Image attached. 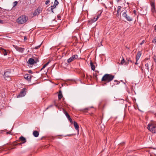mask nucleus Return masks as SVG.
Returning a JSON list of instances; mask_svg holds the SVG:
<instances>
[{"instance_id":"nucleus-55","label":"nucleus","mask_w":156,"mask_h":156,"mask_svg":"<svg viewBox=\"0 0 156 156\" xmlns=\"http://www.w3.org/2000/svg\"><path fill=\"white\" fill-rule=\"evenodd\" d=\"M1 113V111H0V113Z\"/></svg>"},{"instance_id":"nucleus-44","label":"nucleus","mask_w":156,"mask_h":156,"mask_svg":"<svg viewBox=\"0 0 156 156\" xmlns=\"http://www.w3.org/2000/svg\"><path fill=\"white\" fill-rule=\"evenodd\" d=\"M154 30L156 31V25L154 26Z\"/></svg>"},{"instance_id":"nucleus-11","label":"nucleus","mask_w":156,"mask_h":156,"mask_svg":"<svg viewBox=\"0 0 156 156\" xmlns=\"http://www.w3.org/2000/svg\"><path fill=\"white\" fill-rule=\"evenodd\" d=\"M127 10L125 9L122 11L121 13L122 14V16L123 17L125 18L127 16Z\"/></svg>"},{"instance_id":"nucleus-39","label":"nucleus","mask_w":156,"mask_h":156,"mask_svg":"<svg viewBox=\"0 0 156 156\" xmlns=\"http://www.w3.org/2000/svg\"><path fill=\"white\" fill-rule=\"evenodd\" d=\"M99 17H100V15H98V16H97V18H96V19L95 20H94L96 21L98 19V18Z\"/></svg>"},{"instance_id":"nucleus-32","label":"nucleus","mask_w":156,"mask_h":156,"mask_svg":"<svg viewBox=\"0 0 156 156\" xmlns=\"http://www.w3.org/2000/svg\"><path fill=\"white\" fill-rule=\"evenodd\" d=\"M54 3L57 5L58 4L59 2L57 0H55V2Z\"/></svg>"},{"instance_id":"nucleus-29","label":"nucleus","mask_w":156,"mask_h":156,"mask_svg":"<svg viewBox=\"0 0 156 156\" xmlns=\"http://www.w3.org/2000/svg\"><path fill=\"white\" fill-rule=\"evenodd\" d=\"M17 3H18V2L17 1H15V2H13V7H15V6H16L17 4Z\"/></svg>"},{"instance_id":"nucleus-19","label":"nucleus","mask_w":156,"mask_h":156,"mask_svg":"<svg viewBox=\"0 0 156 156\" xmlns=\"http://www.w3.org/2000/svg\"><path fill=\"white\" fill-rule=\"evenodd\" d=\"M90 66L91 67V69L94 71L95 69V66L93 65V63L91 61H90Z\"/></svg>"},{"instance_id":"nucleus-37","label":"nucleus","mask_w":156,"mask_h":156,"mask_svg":"<svg viewBox=\"0 0 156 156\" xmlns=\"http://www.w3.org/2000/svg\"><path fill=\"white\" fill-rule=\"evenodd\" d=\"M153 59H154L155 62L156 63V56L154 55L153 56Z\"/></svg>"},{"instance_id":"nucleus-30","label":"nucleus","mask_w":156,"mask_h":156,"mask_svg":"<svg viewBox=\"0 0 156 156\" xmlns=\"http://www.w3.org/2000/svg\"><path fill=\"white\" fill-rule=\"evenodd\" d=\"M152 42L154 43L155 44H156V37H155L154 39L152 40Z\"/></svg>"},{"instance_id":"nucleus-26","label":"nucleus","mask_w":156,"mask_h":156,"mask_svg":"<svg viewBox=\"0 0 156 156\" xmlns=\"http://www.w3.org/2000/svg\"><path fill=\"white\" fill-rule=\"evenodd\" d=\"M122 7L121 6H119L118 7L117 10V13H119L121 10V8Z\"/></svg>"},{"instance_id":"nucleus-50","label":"nucleus","mask_w":156,"mask_h":156,"mask_svg":"<svg viewBox=\"0 0 156 156\" xmlns=\"http://www.w3.org/2000/svg\"><path fill=\"white\" fill-rule=\"evenodd\" d=\"M60 93H61V90H60V91H59V94H60Z\"/></svg>"},{"instance_id":"nucleus-25","label":"nucleus","mask_w":156,"mask_h":156,"mask_svg":"<svg viewBox=\"0 0 156 156\" xmlns=\"http://www.w3.org/2000/svg\"><path fill=\"white\" fill-rule=\"evenodd\" d=\"M126 62H125V59H124V58H123V57H122V60L121 61V63H120L122 65L124 63H125Z\"/></svg>"},{"instance_id":"nucleus-2","label":"nucleus","mask_w":156,"mask_h":156,"mask_svg":"<svg viewBox=\"0 0 156 156\" xmlns=\"http://www.w3.org/2000/svg\"><path fill=\"white\" fill-rule=\"evenodd\" d=\"M28 19V17L27 16L22 15L18 18L17 22L20 24H23L26 22Z\"/></svg>"},{"instance_id":"nucleus-12","label":"nucleus","mask_w":156,"mask_h":156,"mask_svg":"<svg viewBox=\"0 0 156 156\" xmlns=\"http://www.w3.org/2000/svg\"><path fill=\"white\" fill-rule=\"evenodd\" d=\"M141 55V52L140 51H138L137 54L136 58V62L138 61Z\"/></svg>"},{"instance_id":"nucleus-22","label":"nucleus","mask_w":156,"mask_h":156,"mask_svg":"<svg viewBox=\"0 0 156 156\" xmlns=\"http://www.w3.org/2000/svg\"><path fill=\"white\" fill-rule=\"evenodd\" d=\"M49 63V62H48L47 63H46L43 66L42 68L41 69V70H42L43 69H44L46 66H47L48 65Z\"/></svg>"},{"instance_id":"nucleus-51","label":"nucleus","mask_w":156,"mask_h":156,"mask_svg":"<svg viewBox=\"0 0 156 156\" xmlns=\"http://www.w3.org/2000/svg\"><path fill=\"white\" fill-rule=\"evenodd\" d=\"M31 70H30V71H29V73H31Z\"/></svg>"},{"instance_id":"nucleus-28","label":"nucleus","mask_w":156,"mask_h":156,"mask_svg":"<svg viewBox=\"0 0 156 156\" xmlns=\"http://www.w3.org/2000/svg\"><path fill=\"white\" fill-rule=\"evenodd\" d=\"M127 59V62H126V64H128L129 62H130L132 63L133 62L130 59V58H129L128 59Z\"/></svg>"},{"instance_id":"nucleus-47","label":"nucleus","mask_w":156,"mask_h":156,"mask_svg":"<svg viewBox=\"0 0 156 156\" xmlns=\"http://www.w3.org/2000/svg\"><path fill=\"white\" fill-rule=\"evenodd\" d=\"M121 0H116V1H117V2H119V1H121Z\"/></svg>"},{"instance_id":"nucleus-42","label":"nucleus","mask_w":156,"mask_h":156,"mask_svg":"<svg viewBox=\"0 0 156 156\" xmlns=\"http://www.w3.org/2000/svg\"><path fill=\"white\" fill-rule=\"evenodd\" d=\"M40 45L38 47H35V49H38V48L39 47H40Z\"/></svg>"},{"instance_id":"nucleus-13","label":"nucleus","mask_w":156,"mask_h":156,"mask_svg":"<svg viewBox=\"0 0 156 156\" xmlns=\"http://www.w3.org/2000/svg\"><path fill=\"white\" fill-rule=\"evenodd\" d=\"M33 135L35 137H37L39 135V133L38 131L37 130H34L33 132Z\"/></svg>"},{"instance_id":"nucleus-56","label":"nucleus","mask_w":156,"mask_h":156,"mask_svg":"<svg viewBox=\"0 0 156 156\" xmlns=\"http://www.w3.org/2000/svg\"><path fill=\"white\" fill-rule=\"evenodd\" d=\"M98 0V1H99V0Z\"/></svg>"},{"instance_id":"nucleus-27","label":"nucleus","mask_w":156,"mask_h":156,"mask_svg":"<svg viewBox=\"0 0 156 156\" xmlns=\"http://www.w3.org/2000/svg\"><path fill=\"white\" fill-rule=\"evenodd\" d=\"M58 99L60 100L62 97V93H60L58 95Z\"/></svg>"},{"instance_id":"nucleus-3","label":"nucleus","mask_w":156,"mask_h":156,"mask_svg":"<svg viewBox=\"0 0 156 156\" xmlns=\"http://www.w3.org/2000/svg\"><path fill=\"white\" fill-rule=\"evenodd\" d=\"M148 129L153 133H154L156 132V124L152 123L149 124L148 125Z\"/></svg>"},{"instance_id":"nucleus-46","label":"nucleus","mask_w":156,"mask_h":156,"mask_svg":"<svg viewBox=\"0 0 156 156\" xmlns=\"http://www.w3.org/2000/svg\"><path fill=\"white\" fill-rule=\"evenodd\" d=\"M21 144H22V143H18V144H17V145H21Z\"/></svg>"},{"instance_id":"nucleus-24","label":"nucleus","mask_w":156,"mask_h":156,"mask_svg":"<svg viewBox=\"0 0 156 156\" xmlns=\"http://www.w3.org/2000/svg\"><path fill=\"white\" fill-rule=\"evenodd\" d=\"M73 60V59L72 58V57H71L67 60V62L68 63H70Z\"/></svg>"},{"instance_id":"nucleus-52","label":"nucleus","mask_w":156,"mask_h":156,"mask_svg":"<svg viewBox=\"0 0 156 156\" xmlns=\"http://www.w3.org/2000/svg\"><path fill=\"white\" fill-rule=\"evenodd\" d=\"M145 59L146 60H148V58H146Z\"/></svg>"},{"instance_id":"nucleus-35","label":"nucleus","mask_w":156,"mask_h":156,"mask_svg":"<svg viewBox=\"0 0 156 156\" xmlns=\"http://www.w3.org/2000/svg\"><path fill=\"white\" fill-rule=\"evenodd\" d=\"M114 82H115L116 83V84H118L119 83H120V82L117 80H114Z\"/></svg>"},{"instance_id":"nucleus-1","label":"nucleus","mask_w":156,"mask_h":156,"mask_svg":"<svg viewBox=\"0 0 156 156\" xmlns=\"http://www.w3.org/2000/svg\"><path fill=\"white\" fill-rule=\"evenodd\" d=\"M114 77L115 76L111 74H106L102 77L101 80L102 81L105 82V84H106V83L112 81Z\"/></svg>"},{"instance_id":"nucleus-53","label":"nucleus","mask_w":156,"mask_h":156,"mask_svg":"<svg viewBox=\"0 0 156 156\" xmlns=\"http://www.w3.org/2000/svg\"><path fill=\"white\" fill-rule=\"evenodd\" d=\"M24 40L26 39V38H25V37L24 38Z\"/></svg>"},{"instance_id":"nucleus-49","label":"nucleus","mask_w":156,"mask_h":156,"mask_svg":"<svg viewBox=\"0 0 156 156\" xmlns=\"http://www.w3.org/2000/svg\"><path fill=\"white\" fill-rule=\"evenodd\" d=\"M133 12H134V13L135 14V13L136 12V11L135 10H134L133 11Z\"/></svg>"},{"instance_id":"nucleus-54","label":"nucleus","mask_w":156,"mask_h":156,"mask_svg":"<svg viewBox=\"0 0 156 156\" xmlns=\"http://www.w3.org/2000/svg\"><path fill=\"white\" fill-rule=\"evenodd\" d=\"M24 40L26 39V38H25V37L24 38Z\"/></svg>"},{"instance_id":"nucleus-43","label":"nucleus","mask_w":156,"mask_h":156,"mask_svg":"<svg viewBox=\"0 0 156 156\" xmlns=\"http://www.w3.org/2000/svg\"><path fill=\"white\" fill-rule=\"evenodd\" d=\"M119 13L117 12V14H116V16H119Z\"/></svg>"},{"instance_id":"nucleus-10","label":"nucleus","mask_w":156,"mask_h":156,"mask_svg":"<svg viewBox=\"0 0 156 156\" xmlns=\"http://www.w3.org/2000/svg\"><path fill=\"white\" fill-rule=\"evenodd\" d=\"M24 78L28 81H30L31 79V75L28 74H25L24 76Z\"/></svg>"},{"instance_id":"nucleus-34","label":"nucleus","mask_w":156,"mask_h":156,"mask_svg":"<svg viewBox=\"0 0 156 156\" xmlns=\"http://www.w3.org/2000/svg\"><path fill=\"white\" fill-rule=\"evenodd\" d=\"M70 121V122L71 123H73V121L71 117H69V118L68 119Z\"/></svg>"},{"instance_id":"nucleus-23","label":"nucleus","mask_w":156,"mask_h":156,"mask_svg":"<svg viewBox=\"0 0 156 156\" xmlns=\"http://www.w3.org/2000/svg\"><path fill=\"white\" fill-rule=\"evenodd\" d=\"M71 57L73 60H74L78 58V56L77 55H73Z\"/></svg>"},{"instance_id":"nucleus-7","label":"nucleus","mask_w":156,"mask_h":156,"mask_svg":"<svg viewBox=\"0 0 156 156\" xmlns=\"http://www.w3.org/2000/svg\"><path fill=\"white\" fill-rule=\"evenodd\" d=\"M13 47L16 49L18 51H19L21 53H23L24 50V48L21 47H19L18 46L13 45Z\"/></svg>"},{"instance_id":"nucleus-4","label":"nucleus","mask_w":156,"mask_h":156,"mask_svg":"<svg viewBox=\"0 0 156 156\" xmlns=\"http://www.w3.org/2000/svg\"><path fill=\"white\" fill-rule=\"evenodd\" d=\"M27 92V89L25 88L23 89L20 92L19 94L17 96V97H24L26 94Z\"/></svg>"},{"instance_id":"nucleus-14","label":"nucleus","mask_w":156,"mask_h":156,"mask_svg":"<svg viewBox=\"0 0 156 156\" xmlns=\"http://www.w3.org/2000/svg\"><path fill=\"white\" fill-rule=\"evenodd\" d=\"M28 62L29 64H33L35 63V61L33 58H30L28 60Z\"/></svg>"},{"instance_id":"nucleus-31","label":"nucleus","mask_w":156,"mask_h":156,"mask_svg":"<svg viewBox=\"0 0 156 156\" xmlns=\"http://www.w3.org/2000/svg\"><path fill=\"white\" fill-rule=\"evenodd\" d=\"M145 66L146 67L147 69L148 70H149V67H148V63H146L145 64Z\"/></svg>"},{"instance_id":"nucleus-17","label":"nucleus","mask_w":156,"mask_h":156,"mask_svg":"<svg viewBox=\"0 0 156 156\" xmlns=\"http://www.w3.org/2000/svg\"><path fill=\"white\" fill-rule=\"evenodd\" d=\"M57 5H56V4L54 3V5H52L50 7L51 8L50 9L51 11L53 13H54L53 9L55 8L56 7Z\"/></svg>"},{"instance_id":"nucleus-33","label":"nucleus","mask_w":156,"mask_h":156,"mask_svg":"<svg viewBox=\"0 0 156 156\" xmlns=\"http://www.w3.org/2000/svg\"><path fill=\"white\" fill-rule=\"evenodd\" d=\"M70 121V122L71 123H73V121L71 117H69V118L68 119Z\"/></svg>"},{"instance_id":"nucleus-38","label":"nucleus","mask_w":156,"mask_h":156,"mask_svg":"<svg viewBox=\"0 0 156 156\" xmlns=\"http://www.w3.org/2000/svg\"><path fill=\"white\" fill-rule=\"evenodd\" d=\"M144 40H143L142 41V42L140 43V44L141 45L143 44L144 43Z\"/></svg>"},{"instance_id":"nucleus-9","label":"nucleus","mask_w":156,"mask_h":156,"mask_svg":"<svg viewBox=\"0 0 156 156\" xmlns=\"http://www.w3.org/2000/svg\"><path fill=\"white\" fill-rule=\"evenodd\" d=\"M0 51L4 56H6L7 55V52L6 50L3 49L2 47H0Z\"/></svg>"},{"instance_id":"nucleus-36","label":"nucleus","mask_w":156,"mask_h":156,"mask_svg":"<svg viewBox=\"0 0 156 156\" xmlns=\"http://www.w3.org/2000/svg\"><path fill=\"white\" fill-rule=\"evenodd\" d=\"M50 1L49 0H47L45 2V4L46 5H48L50 3Z\"/></svg>"},{"instance_id":"nucleus-16","label":"nucleus","mask_w":156,"mask_h":156,"mask_svg":"<svg viewBox=\"0 0 156 156\" xmlns=\"http://www.w3.org/2000/svg\"><path fill=\"white\" fill-rule=\"evenodd\" d=\"M19 140L20 141L23 142L22 143H24L26 141V138L23 136L20 137L19 138Z\"/></svg>"},{"instance_id":"nucleus-21","label":"nucleus","mask_w":156,"mask_h":156,"mask_svg":"<svg viewBox=\"0 0 156 156\" xmlns=\"http://www.w3.org/2000/svg\"><path fill=\"white\" fill-rule=\"evenodd\" d=\"M64 113L65 114L66 116L67 117V118L68 119L70 117V115H69L68 113H67V112L65 110H64Z\"/></svg>"},{"instance_id":"nucleus-41","label":"nucleus","mask_w":156,"mask_h":156,"mask_svg":"<svg viewBox=\"0 0 156 156\" xmlns=\"http://www.w3.org/2000/svg\"><path fill=\"white\" fill-rule=\"evenodd\" d=\"M39 61L38 59L36 60L35 61V63H36L37 62H38Z\"/></svg>"},{"instance_id":"nucleus-5","label":"nucleus","mask_w":156,"mask_h":156,"mask_svg":"<svg viewBox=\"0 0 156 156\" xmlns=\"http://www.w3.org/2000/svg\"><path fill=\"white\" fill-rule=\"evenodd\" d=\"M4 78H9L11 76L10 71L9 69L5 70L4 72Z\"/></svg>"},{"instance_id":"nucleus-40","label":"nucleus","mask_w":156,"mask_h":156,"mask_svg":"<svg viewBox=\"0 0 156 156\" xmlns=\"http://www.w3.org/2000/svg\"><path fill=\"white\" fill-rule=\"evenodd\" d=\"M88 110V109L87 108H86L83 109V110H82V111H83L85 112L86 110Z\"/></svg>"},{"instance_id":"nucleus-45","label":"nucleus","mask_w":156,"mask_h":156,"mask_svg":"<svg viewBox=\"0 0 156 156\" xmlns=\"http://www.w3.org/2000/svg\"><path fill=\"white\" fill-rule=\"evenodd\" d=\"M137 62H136H136L135 63V65H137L138 64Z\"/></svg>"},{"instance_id":"nucleus-18","label":"nucleus","mask_w":156,"mask_h":156,"mask_svg":"<svg viewBox=\"0 0 156 156\" xmlns=\"http://www.w3.org/2000/svg\"><path fill=\"white\" fill-rule=\"evenodd\" d=\"M127 21H132L133 20V19L130 16H128L127 15L125 18Z\"/></svg>"},{"instance_id":"nucleus-6","label":"nucleus","mask_w":156,"mask_h":156,"mask_svg":"<svg viewBox=\"0 0 156 156\" xmlns=\"http://www.w3.org/2000/svg\"><path fill=\"white\" fill-rule=\"evenodd\" d=\"M42 11V9L39 7H38L37 9L33 13V15L34 16H38L40 12Z\"/></svg>"},{"instance_id":"nucleus-48","label":"nucleus","mask_w":156,"mask_h":156,"mask_svg":"<svg viewBox=\"0 0 156 156\" xmlns=\"http://www.w3.org/2000/svg\"><path fill=\"white\" fill-rule=\"evenodd\" d=\"M2 21L0 19V23H2Z\"/></svg>"},{"instance_id":"nucleus-20","label":"nucleus","mask_w":156,"mask_h":156,"mask_svg":"<svg viewBox=\"0 0 156 156\" xmlns=\"http://www.w3.org/2000/svg\"><path fill=\"white\" fill-rule=\"evenodd\" d=\"M96 19V18L95 17H94L92 19H90V20H89V22L90 23H92L95 22L96 21L94 20H95Z\"/></svg>"},{"instance_id":"nucleus-15","label":"nucleus","mask_w":156,"mask_h":156,"mask_svg":"<svg viewBox=\"0 0 156 156\" xmlns=\"http://www.w3.org/2000/svg\"><path fill=\"white\" fill-rule=\"evenodd\" d=\"M73 123H74V127H75V128L76 129V130H77L78 131L79 126V125H78L77 123L76 122L74 121Z\"/></svg>"},{"instance_id":"nucleus-8","label":"nucleus","mask_w":156,"mask_h":156,"mask_svg":"<svg viewBox=\"0 0 156 156\" xmlns=\"http://www.w3.org/2000/svg\"><path fill=\"white\" fill-rule=\"evenodd\" d=\"M151 11L152 12H155L156 11L155 7V3L153 2H151Z\"/></svg>"}]
</instances>
